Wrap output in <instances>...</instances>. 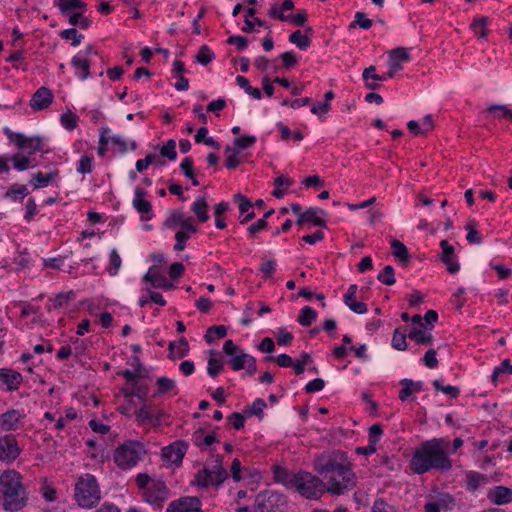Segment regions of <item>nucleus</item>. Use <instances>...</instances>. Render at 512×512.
I'll use <instances>...</instances> for the list:
<instances>
[{
    "label": "nucleus",
    "mask_w": 512,
    "mask_h": 512,
    "mask_svg": "<svg viewBox=\"0 0 512 512\" xmlns=\"http://www.w3.org/2000/svg\"><path fill=\"white\" fill-rule=\"evenodd\" d=\"M277 343L281 346L289 345L293 340V334L285 328H278L276 332Z\"/></svg>",
    "instance_id": "obj_63"
},
{
    "label": "nucleus",
    "mask_w": 512,
    "mask_h": 512,
    "mask_svg": "<svg viewBox=\"0 0 512 512\" xmlns=\"http://www.w3.org/2000/svg\"><path fill=\"white\" fill-rule=\"evenodd\" d=\"M201 504V499L196 496H184L171 501L165 512H196Z\"/></svg>",
    "instance_id": "obj_16"
},
{
    "label": "nucleus",
    "mask_w": 512,
    "mask_h": 512,
    "mask_svg": "<svg viewBox=\"0 0 512 512\" xmlns=\"http://www.w3.org/2000/svg\"><path fill=\"white\" fill-rule=\"evenodd\" d=\"M10 160L13 163V167L17 171H25L35 165L32 164V158L29 155H25L21 152L14 154Z\"/></svg>",
    "instance_id": "obj_37"
},
{
    "label": "nucleus",
    "mask_w": 512,
    "mask_h": 512,
    "mask_svg": "<svg viewBox=\"0 0 512 512\" xmlns=\"http://www.w3.org/2000/svg\"><path fill=\"white\" fill-rule=\"evenodd\" d=\"M193 233L187 231H177L175 234L176 243L174 245V250L176 252L183 251L186 247V242L191 237Z\"/></svg>",
    "instance_id": "obj_58"
},
{
    "label": "nucleus",
    "mask_w": 512,
    "mask_h": 512,
    "mask_svg": "<svg viewBox=\"0 0 512 512\" xmlns=\"http://www.w3.org/2000/svg\"><path fill=\"white\" fill-rule=\"evenodd\" d=\"M187 448L188 446L184 441H175L162 449V459L167 464L179 466L182 463Z\"/></svg>",
    "instance_id": "obj_11"
},
{
    "label": "nucleus",
    "mask_w": 512,
    "mask_h": 512,
    "mask_svg": "<svg viewBox=\"0 0 512 512\" xmlns=\"http://www.w3.org/2000/svg\"><path fill=\"white\" fill-rule=\"evenodd\" d=\"M21 480L20 473L15 470H7L0 475V494L6 511H18L26 504V492Z\"/></svg>",
    "instance_id": "obj_3"
},
{
    "label": "nucleus",
    "mask_w": 512,
    "mask_h": 512,
    "mask_svg": "<svg viewBox=\"0 0 512 512\" xmlns=\"http://www.w3.org/2000/svg\"><path fill=\"white\" fill-rule=\"evenodd\" d=\"M14 143L20 150H28L29 156L36 152L48 153L49 150L45 148L46 138L41 136L27 137L22 133L15 135Z\"/></svg>",
    "instance_id": "obj_10"
},
{
    "label": "nucleus",
    "mask_w": 512,
    "mask_h": 512,
    "mask_svg": "<svg viewBox=\"0 0 512 512\" xmlns=\"http://www.w3.org/2000/svg\"><path fill=\"white\" fill-rule=\"evenodd\" d=\"M24 414L16 409H10L2 414L0 420V426L3 431L10 432L15 431L22 427V420Z\"/></svg>",
    "instance_id": "obj_18"
},
{
    "label": "nucleus",
    "mask_w": 512,
    "mask_h": 512,
    "mask_svg": "<svg viewBox=\"0 0 512 512\" xmlns=\"http://www.w3.org/2000/svg\"><path fill=\"white\" fill-rule=\"evenodd\" d=\"M411 60V56L408 53V50L403 47H397L392 49L389 52V61L391 63V73L383 74V76H375V78L382 79V81H386L394 77V75L402 69V62H409Z\"/></svg>",
    "instance_id": "obj_12"
},
{
    "label": "nucleus",
    "mask_w": 512,
    "mask_h": 512,
    "mask_svg": "<svg viewBox=\"0 0 512 512\" xmlns=\"http://www.w3.org/2000/svg\"><path fill=\"white\" fill-rule=\"evenodd\" d=\"M192 442L201 450H206L214 443H218L219 439L214 432L206 433L204 429L200 428L192 434Z\"/></svg>",
    "instance_id": "obj_25"
},
{
    "label": "nucleus",
    "mask_w": 512,
    "mask_h": 512,
    "mask_svg": "<svg viewBox=\"0 0 512 512\" xmlns=\"http://www.w3.org/2000/svg\"><path fill=\"white\" fill-rule=\"evenodd\" d=\"M227 335V327L224 325H214L207 329V332L204 336L205 341L207 343H212L216 339L224 338Z\"/></svg>",
    "instance_id": "obj_41"
},
{
    "label": "nucleus",
    "mask_w": 512,
    "mask_h": 512,
    "mask_svg": "<svg viewBox=\"0 0 512 512\" xmlns=\"http://www.w3.org/2000/svg\"><path fill=\"white\" fill-rule=\"evenodd\" d=\"M109 261H110V267L108 268V273L111 276H115V275H117V273L122 265L121 257L116 249H112L110 251Z\"/></svg>",
    "instance_id": "obj_51"
},
{
    "label": "nucleus",
    "mask_w": 512,
    "mask_h": 512,
    "mask_svg": "<svg viewBox=\"0 0 512 512\" xmlns=\"http://www.w3.org/2000/svg\"><path fill=\"white\" fill-rule=\"evenodd\" d=\"M20 452L17 440L13 436L0 437V461L11 463L16 460Z\"/></svg>",
    "instance_id": "obj_14"
},
{
    "label": "nucleus",
    "mask_w": 512,
    "mask_h": 512,
    "mask_svg": "<svg viewBox=\"0 0 512 512\" xmlns=\"http://www.w3.org/2000/svg\"><path fill=\"white\" fill-rule=\"evenodd\" d=\"M144 280L150 282L153 287L170 290L174 285L162 274L153 272L151 269L144 276Z\"/></svg>",
    "instance_id": "obj_30"
},
{
    "label": "nucleus",
    "mask_w": 512,
    "mask_h": 512,
    "mask_svg": "<svg viewBox=\"0 0 512 512\" xmlns=\"http://www.w3.org/2000/svg\"><path fill=\"white\" fill-rule=\"evenodd\" d=\"M55 6L62 15H70L71 12L86 10V4L82 0H57Z\"/></svg>",
    "instance_id": "obj_31"
},
{
    "label": "nucleus",
    "mask_w": 512,
    "mask_h": 512,
    "mask_svg": "<svg viewBox=\"0 0 512 512\" xmlns=\"http://www.w3.org/2000/svg\"><path fill=\"white\" fill-rule=\"evenodd\" d=\"M256 510L258 512H287V497L279 491L263 490L256 497Z\"/></svg>",
    "instance_id": "obj_7"
},
{
    "label": "nucleus",
    "mask_w": 512,
    "mask_h": 512,
    "mask_svg": "<svg viewBox=\"0 0 512 512\" xmlns=\"http://www.w3.org/2000/svg\"><path fill=\"white\" fill-rule=\"evenodd\" d=\"M109 143L112 145L114 150L120 154H125L128 151V142L121 135H112L108 134ZM130 150L134 151L137 148V143L134 140L129 142Z\"/></svg>",
    "instance_id": "obj_33"
},
{
    "label": "nucleus",
    "mask_w": 512,
    "mask_h": 512,
    "mask_svg": "<svg viewBox=\"0 0 512 512\" xmlns=\"http://www.w3.org/2000/svg\"><path fill=\"white\" fill-rule=\"evenodd\" d=\"M77 120L78 117L70 111L62 114L60 117L62 126L69 131H72L76 128Z\"/></svg>",
    "instance_id": "obj_59"
},
{
    "label": "nucleus",
    "mask_w": 512,
    "mask_h": 512,
    "mask_svg": "<svg viewBox=\"0 0 512 512\" xmlns=\"http://www.w3.org/2000/svg\"><path fill=\"white\" fill-rule=\"evenodd\" d=\"M229 363L234 371H239L245 369V367L251 368L256 363V359L252 355L240 350L231 357Z\"/></svg>",
    "instance_id": "obj_26"
},
{
    "label": "nucleus",
    "mask_w": 512,
    "mask_h": 512,
    "mask_svg": "<svg viewBox=\"0 0 512 512\" xmlns=\"http://www.w3.org/2000/svg\"><path fill=\"white\" fill-rule=\"evenodd\" d=\"M407 336L417 344H431L433 341L431 331H428L425 328L413 327Z\"/></svg>",
    "instance_id": "obj_34"
},
{
    "label": "nucleus",
    "mask_w": 512,
    "mask_h": 512,
    "mask_svg": "<svg viewBox=\"0 0 512 512\" xmlns=\"http://www.w3.org/2000/svg\"><path fill=\"white\" fill-rule=\"evenodd\" d=\"M146 453L142 442L127 440L116 447L113 452V461L121 470H129L137 466Z\"/></svg>",
    "instance_id": "obj_4"
},
{
    "label": "nucleus",
    "mask_w": 512,
    "mask_h": 512,
    "mask_svg": "<svg viewBox=\"0 0 512 512\" xmlns=\"http://www.w3.org/2000/svg\"><path fill=\"white\" fill-rule=\"evenodd\" d=\"M466 477V489L469 492H475L482 485H486L488 483V478L486 475L475 472L468 471L465 474Z\"/></svg>",
    "instance_id": "obj_27"
},
{
    "label": "nucleus",
    "mask_w": 512,
    "mask_h": 512,
    "mask_svg": "<svg viewBox=\"0 0 512 512\" xmlns=\"http://www.w3.org/2000/svg\"><path fill=\"white\" fill-rule=\"evenodd\" d=\"M58 175V169L51 170L48 173H42L41 171H38L37 173L32 175L29 181V185H31L34 190L45 188L53 184Z\"/></svg>",
    "instance_id": "obj_22"
},
{
    "label": "nucleus",
    "mask_w": 512,
    "mask_h": 512,
    "mask_svg": "<svg viewBox=\"0 0 512 512\" xmlns=\"http://www.w3.org/2000/svg\"><path fill=\"white\" fill-rule=\"evenodd\" d=\"M382 435H383V429H382L381 425L373 424L369 428L368 442H370L371 444L377 445V443L381 440Z\"/></svg>",
    "instance_id": "obj_62"
},
{
    "label": "nucleus",
    "mask_w": 512,
    "mask_h": 512,
    "mask_svg": "<svg viewBox=\"0 0 512 512\" xmlns=\"http://www.w3.org/2000/svg\"><path fill=\"white\" fill-rule=\"evenodd\" d=\"M29 194L25 185L13 184L6 192V197L12 201H21Z\"/></svg>",
    "instance_id": "obj_43"
},
{
    "label": "nucleus",
    "mask_w": 512,
    "mask_h": 512,
    "mask_svg": "<svg viewBox=\"0 0 512 512\" xmlns=\"http://www.w3.org/2000/svg\"><path fill=\"white\" fill-rule=\"evenodd\" d=\"M373 21L367 18L364 12H356L354 16V20L350 23L349 29L355 28L359 26L364 30H368L372 27Z\"/></svg>",
    "instance_id": "obj_48"
},
{
    "label": "nucleus",
    "mask_w": 512,
    "mask_h": 512,
    "mask_svg": "<svg viewBox=\"0 0 512 512\" xmlns=\"http://www.w3.org/2000/svg\"><path fill=\"white\" fill-rule=\"evenodd\" d=\"M487 498L496 505L512 502V489L505 486H495L487 494Z\"/></svg>",
    "instance_id": "obj_24"
},
{
    "label": "nucleus",
    "mask_w": 512,
    "mask_h": 512,
    "mask_svg": "<svg viewBox=\"0 0 512 512\" xmlns=\"http://www.w3.org/2000/svg\"><path fill=\"white\" fill-rule=\"evenodd\" d=\"M295 489L301 496L315 500L320 498L326 491V485L323 480L309 472L300 471L294 478Z\"/></svg>",
    "instance_id": "obj_6"
},
{
    "label": "nucleus",
    "mask_w": 512,
    "mask_h": 512,
    "mask_svg": "<svg viewBox=\"0 0 512 512\" xmlns=\"http://www.w3.org/2000/svg\"><path fill=\"white\" fill-rule=\"evenodd\" d=\"M504 374L512 375V364L509 359L503 360L496 366L491 374V381L496 385L497 380Z\"/></svg>",
    "instance_id": "obj_42"
},
{
    "label": "nucleus",
    "mask_w": 512,
    "mask_h": 512,
    "mask_svg": "<svg viewBox=\"0 0 512 512\" xmlns=\"http://www.w3.org/2000/svg\"><path fill=\"white\" fill-rule=\"evenodd\" d=\"M487 112L497 113L498 118H510L512 120V110L506 105H491L487 108Z\"/></svg>",
    "instance_id": "obj_60"
},
{
    "label": "nucleus",
    "mask_w": 512,
    "mask_h": 512,
    "mask_svg": "<svg viewBox=\"0 0 512 512\" xmlns=\"http://www.w3.org/2000/svg\"><path fill=\"white\" fill-rule=\"evenodd\" d=\"M158 386L157 395L165 394L169 391H173L176 388V383L174 380L167 377H159L156 381Z\"/></svg>",
    "instance_id": "obj_50"
},
{
    "label": "nucleus",
    "mask_w": 512,
    "mask_h": 512,
    "mask_svg": "<svg viewBox=\"0 0 512 512\" xmlns=\"http://www.w3.org/2000/svg\"><path fill=\"white\" fill-rule=\"evenodd\" d=\"M96 58L100 59V56L93 45H87L72 57L71 65L79 80H86L90 76V67Z\"/></svg>",
    "instance_id": "obj_8"
},
{
    "label": "nucleus",
    "mask_w": 512,
    "mask_h": 512,
    "mask_svg": "<svg viewBox=\"0 0 512 512\" xmlns=\"http://www.w3.org/2000/svg\"><path fill=\"white\" fill-rule=\"evenodd\" d=\"M406 334L405 332L400 331V329H395L393 336H392V342L391 345L394 349L399 351H404L407 349V342H406Z\"/></svg>",
    "instance_id": "obj_49"
},
{
    "label": "nucleus",
    "mask_w": 512,
    "mask_h": 512,
    "mask_svg": "<svg viewBox=\"0 0 512 512\" xmlns=\"http://www.w3.org/2000/svg\"><path fill=\"white\" fill-rule=\"evenodd\" d=\"M317 318V312L310 306H304L299 313L298 322L304 327L310 326Z\"/></svg>",
    "instance_id": "obj_40"
},
{
    "label": "nucleus",
    "mask_w": 512,
    "mask_h": 512,
    "mask_svg": "<svg viewBox=\"0 0 512 512\" xmlns=\"http://www.w3.org/2000/svg\"><path fill=\"white\" fill-rule=\"evenodd\" d=\"M186 215L181 210H171L168 213L163 225L168 229L179 226Z\"/></svg>",
    "instance_id": "obj_44"
},
{
    "label": "nucleus",
    "mask_w": 512,
    "mask_h": 512,
    "mask_svg": "<svg viewBox=\"0 0 512 512\" xmlns=\"http://www.w3.org/2000/svg\"><path fill=\"white\" fill-rule=\"evenodd\" d=\"M190 209L200 223H205L209 220L208 202L205 197H197L191 204Z\"/></svg>",
    "instance_id": "obj_28"
},
{
    "label": "nucleus",
    "mask_w": 512,
    "mask_h": 512,
    "mask_svg": "<svg viewBox=\"0 0 512 512\" xmlns=\"http://www.w3.org/2000/svg\"><path fill=\"white\" fill-rule=\"evenodd\" d=\"M94 158L92 155L84 154L77 162L76 171L80 174H89L93 170Z\"/></svg>",
    "instance_id": "obj_47"
},
{
    "label": "nucleus",
    "mask_w": 512,
    "mask_h": 512,
    "mask_svg": "<svg viewBox=\"0 0 512 512\" xmlns=\"http://www.w3.org/2000/svg\"><path fill=\"white\" fill-rule=\"evenodd\" d=\"M371 512H398L397 509L383 501L382 499H378L373 503L371 508Z\"/></svg>",
    "instance_id": "obj_64"
},
{
    "label": "nucleus",
    "mask_w": 512,
    "mask_h": 512,
    "mask_svg": "<svg viewBox=\"0 0 512 512\" xmlns=\"http://www.w3.org/2000/svg\"><path fill=\"white\" fill-rule=\"evenodd\" d=\"M225 154H226V161L225 166L226 168L233 170L235 169L239 164L240 160L238 158V151H234L230 146H227L225 148Z\"/></svg>",
    "instance_id": "obj_55"
},
{
    "label": "nucleus",
    "mask_w": 512,
    "mask_h": 512,
    "mask_svg": "<svg viewBox=\"0 0 512 512\" xmlns=\"http://www.w3.org/2000/svg\"><path fill=\"white\" fill-rule=\"evenodd\" d=\"M315 465L326 481V490L332 495H342L354 488L356 476L344 454L322 455Z\"/></svg>",
    "instance_id": "obj_2"
},
{
    "label": "nucleus",
    "mask_w": 512,
    "mask_h": 512,
    "mask_svg": "<svg viewBox=\"0 0 512 512\" xmlns=\"http://www.w3.org/2000/svg\"><path fill=\"white\" fill-rule=\"evenodd\" d=\"M306 222L311 223L314 226L318 227H326V220L324 217L326 216V212L318 207H310L306 211H304Z\"/></svg>",
    "instance_id": "obj_29"
},
{
    "label": "nucleus",
    "mask_w": 512,
    "mask_h": 512,
    "mask_svg": "<svg viewBox=\"0 0 512 512\" xmlns=\"http://www.w3.org/2000/svg\"><path fill=\"white\" fill-rule=\"evenodd\" d=\"M215 464L211 467H205L198 473V484L202 487L208 485H221L228 477L227 471L222 467V457L216 455L214 459Z\"/></svg>",
    "instance_id": "obj_9"
},
{
    "label": "nucleus",
    "mask_w": 512,
    "mask_h": 512,
    "mask_svg": "<svg viewBox=\"0 0 512 512\" xmlns=\"http://www.w3.org/2000/svg\"><path fill=\"white\" fill-rule=\"evenodd\" d=\"M160 154L162 157H166L170 161L176 160L177 152H176L175 140H173V139L168 140L167 143L161 147Z\"/></svg>",
    "instance_id": "obj_54"
},
{
    "label": "nucleus",
    "mask_w": 512,
    "mask_h": 512,
    "mask_svg": "<svg viewBox=\"0 0 512 512\" xmlns=\"http://www.w3.org/2000/svg\"><path fill=\"white\" fill-rule=\"evenodd\" d=\"M53 101L52 92L46 88H39L30 100V106L35 111H40L47 108Z\"/></svg>",
    "instance_id": "obj_20"
},
{
    "label": "nucleus",
    "mask_w": 512,
    "mask_h": 512,
    "mask_svg": "<svg viewBox=\"0 0 512 512\" xmlns=\"http://www.w3.org/2000/svg\"><path fill=\"white\" fill-rule=\"evenodd\" d=\"M229 210V203L222 201L215 205L214 207V218H215V226L218 229H224L226 227V222L223 219V215Z\"/></svg>",
    "instance_id": "obj_39"
},
{
    "label": "nucleus",
    "mask_w": 512,
    "mask_h": 512,
    "mask_svg": "<svg viewBox=\"0 0 512 512\" xmlns=\"http://www.w3.org/2000/svg\"><path fill=\"white\" fill-rule=\"evenodd\" d=\"M289 41L301 50H306L311 44L309 37L302 34L300 30L291 33L289 35Z\"/></svg>",
    "instance_id": "obj_45"
},
{
    "label": "nucleus",
    "mask_w": 512,
    "mask_h": 512,
    "mask_svg": "<svg viewBox=\"0 0 512 512\" xmlns=\"http://www.w3.org/2000/svg\"><path fill=\"white\" fill-rule=\"evenodd\" d=\"M236 83L245 91L246 94L251 96L253 99L260 100L262 98L261 91L258 88L252 87L246 77L238 75L236 77Z\"/></svg>",
    "instance_id": "obj_38"
},
{
    "label": "nucleus",
    "mask_w": 512,
    "mask_h": 512,
    "mask_svg": "<svg viewBox=\"0 0 512 512\" xmlns=\"http://www.w3.org/2000/svg\"><path fill=\"white\" fill-rule=\"evenodd\" d=\"M223 369V363L217 358L208 360L207 373L210 377H216Z\"/></svg>",
    "instance_id": "obj_61"
},
{
    "label": "nucleus",
    "mask_w": 512,
    "mask_h": 512,
    "mask_svg": "<svg viewBox=\"0 0 512 512\" xmlns=\"http://www.w3.org/2000/svg\"><path fill=\"white\" fill-rule=\"evenodd\" d=\"M136 421L140 425L152 424V425H160L163 418L165 417V413L163 411H154L151 406L147 404H143L142 407L137 409L134 412Z\"/></svg>",
    "instance_id": "obj_15"
},
{
    "label": "nucleus",
    "mask_w": 512,
    "mask_h": 512,
    "mask_svg": "<svg viewBox=\"0 0 512 512\" xmlns=\"http://www.w3.org/2000/svg\"><path fill=\"white\" fill-rule=\"evenodd\" d=\"M60 36L62 37V39L71 40V45L74 47L80 45L82 39L84 38V36L78 33V31L75 28L63 30Z\"/></svg>",
    "instance_id": "obj_53"
},
{
    "label": "nucleus",
    "mask_w": 512,
    "mask_h": 512,
    "mask_svg": "<svg viewBox=\"0 0 512 512\" xmlns=\"http://www.w3.org/2000/svg\"><path fill=\"white\" fill-rule=\"evenodd\" d=\"M0 381L6 386L7 391L17 390L22 382L21 373L8 368H0Z\"/></svg>",
    "instance_id": "obj_21"
},
{
    "label": "nucleus",
    "mask_w": 512,
    "mask_h": 512,
    "mask_svg": "<svg viewBox=\"0 0 512 512\" xmlns=\"http://www.w3.org/2000/svg\"><path fill=\"white\" fill-rule=\"evenodd\" d=\"M146 194L147 192L140 187H136L134 190L132 204L137 212L141 214V220H151L153 217L152 205L145 199Z\"/></svg>",
    "instance_id": "obj_17"
},
{
    "label": "nucleus",
    "mask_w": 512,
    "mask_h": 512,
    "mask_svg": "<svg viewBox=\"0 0 512 512\" xmlns=\"http://www.w3.org/2000/svg\"><path fill=\"white\" fill-rule=\"evenodd\" d=\"M273 474L274 479L285 485L287 488H293L294 486V478H296V474H291L288 472L287 469L281 467V466H274L273 467Z\"/></svg>",
    "instance_id": "obj_35"
},
{
    "label": "nucleus",
    "mask_w": 512,
    "mask_h": 512,
    "mask_svg": "<svg viewBox=\"0 0 512 512\" xmlns=\"http://www.w3.org/2000/svg\"><path fill=\"white\" fill-rule=\"evenodd\" d=\"M169 489L162 481H152L143 493L144 500L149 504H160L167 500Z\"/></svg>",
    "instance_id": "obj_13"
},
{
    "label": "nucleus",
    "mask_w": 512,
    "mask_h": 512,
    "mask_svg": "<svg viewBox=\"0 0 512 512\" xmlns=\"http://www.w3.org/2000/svg\"><path fill=\"white\" fill-rule=\"evenodd\" d=\"M168 349L172 359H181L189 353V345L185 337H181L178 342L171 341Z\"/></svg>",
    "instance_id": "obj_32"
},
{
    "label": "nucleus",
    "mask_w": 512,
    "mask_h": 512,
    "mask_svg": "<svg viewBox=\"0 0 512 512\" xmlns=\"http://www.w3.org/2000/svg\"><path fill=\"white\" fill-rule=\"evenodd\" d=\"M256 137L255 136H250V135H246V136H241V137H238V138H235L234 139V145L237 149H234V151H240V150H244V149H247V148H250L251 146L254 145V143L256 142Z\"/></svg>",
    "instance_id": "obj_56"
},
{
    "label": "nucleus",
    "mask_w": 512,
    "mask_h": 512,
    "mask_svg": "<svg viewBox=\"0 0 512 512\" xmlns=\"http://www.w3.org/2000/svg\"><path fill=\"white\" fill-rule=\"evenodd\" d=\"M440 247L442 249L441 260L446 265L447 270L452 274L457 273L460 269V265L454 253V247L450 245L447 240H442Z\"/></svg>",
    "instance_id": "obj_19"
},
{
    "label": "nucleus",
    "mask_w": 512,
    "mask_h": 512,
    "mask_svg": "<svg viewBox=\"0 0 512 512\" xmlns=\"http://www.w3.org/2000/svg\"><path fill=\"white\" fill-rule=\"evenodd\" d=\"M450 444L444 438H432L416 447L409 461L413 473L423 475L429 471L448 472L453 467Z\"/></svg>",
    "instance_id": "obj_1"
},
{
    "label": "nucleus",
    "mask_w": 512,
    "mask_h": 512,
    "mask_svg": "<svg viewBox=\"0 0 512 512\" xmlns=\"http://www.w3.org/2000/svg\"><path fill=\"white\" fill-rule=\"evenodd\" d=\"M110 129L108 127H102L100 129L99 146L97 149L98 155L103 157L107 152V145L109 144L108 134Z\"/></svg>",
    "instance_id": "obj_57"
},
{
    "label": "nucleus",
    "mask_w": 512,
    "mask_h": 512,
    "mask_svg": "<svg viewBox=\"0 0 512 512\" xmlns=\"http://www.w3.org/2000/svg\"><path fill=\"white\" fill-rule=\"evenodd\" d=\"M358 291V286L356 284H352L349 286L347 293L343 297V301L345 305L349 307L351 311L356 314H365L368 309L367 305L363 302L356 301L355 295Z\"/></svg>",
    "instance_id": "obj_23"
},
{
    "label": "nucleus",
    "mask_w": 512,
    "mask_h": 512,
    "mask_svg": "<svg viewBox=\"0 0 512 512\" xmlns=\"http://www.w3.org/2000/svg\"><path fill=\"white\" fill-rule=\"evenodd\" d=\"M214 58V52L207 45H203L200 47L197 55L195 56V61L203 66H206L212 62Z\"/></svg>",
    "instance_id": "obj_46"
},
{
    "label": "nucleus",
    "mask_w": 512,
    "mask_h": 512,
    "mask_svg": "<svg viewBox=\"0 0 512 512\" xmlns=\"http://www.w3.org/2000/svg\"><path fill=\"white\" fill-rule=\"evenodd\" d=\"M392 255L402 264L409 262V253L407 247L399 240L391 242Z\"/></svg>",
    "instance_id": "obj_36"
},
{
    "label": "nucleus",
    "mask_w": 512,
    "mask_h": 512,
    "mask_svg": "<svg viewBox=\"0 0 512 512\" xmlns=\"http://www.w3.org/2000/svg\"><path fill=\"white\" fill-rule=\"evenodd\" d=\"M101 499V490L96 477L86 473L79 476L75 484V500L85 509L94 507Z\"/></svg>",
    "instance_id": "obj_5"
},
{
    "label": "nucleus",
    "mask_w": 512,
    "mask_h": 512,
    "mask_svg": "<svg viewBox=\"0 0 512 512\" xmlns=\"http://www.w3.org/2000/svg\"><path fill=\"white\" fill-rule=\"evenodd\" d=\"M377 279L385 285H393L396 282L394 277V268L391 265H386L378 274Z\"/></svg>",
    "instance_id": "obj_52"
}]
</instances>
